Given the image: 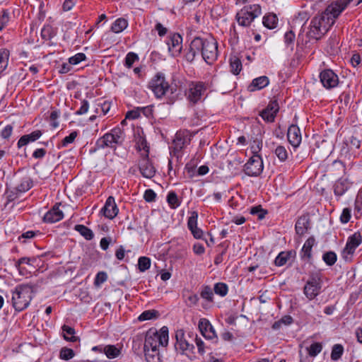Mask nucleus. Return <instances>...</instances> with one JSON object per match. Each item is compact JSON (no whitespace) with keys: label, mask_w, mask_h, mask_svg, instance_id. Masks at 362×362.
Instances as JSON below:
<instances>
[{"label":"nucleus","mask_w":362,"mask_h":362,"mask_svg":"<svg viewBox=\"0 0 362 362\" xmlns=\"http://www.w3.org/2000/svg\"><path fill=\"white\" fill-rule=\"evenodd\" d=\"M166 44L168 52L173 57H177L182 49V37L179 33L170 34L167 37Z\"/></svg>","instance_id":"nucleus-13"},{"label":"nucleus","mask_w":362,"mask_h":362,"mask_svg":"<svg viewBox=\"0 0 362 362\" xmlns=\"http://www.w3.org/2000/svg\"><path fill=\"white\" fill-rule=\"evenodd\" d=\"M33 286L28 284H21L12 292L11 302L14 309L22 311L25 309L32 300Z\"/></svg>","instance_id":"nucleus-3"},{"label":"nucleus","mask_w":362,"mask_h":362,"mask_svg":"<svg viewBox=\"0 0 362 362\" xmlns=\"http://www.w3.org/2000/svg\"><path fill=\"white\" fill-rule=\"evenodd\" d=\"M75 356V353L73 349L63 347L59 351V358L64 361H68L74 358Z\"/></svg>","instance_id":"nucleus-46"},{"label":"nucleus","mask_w":362,"mask_h":362,"mask_svg":"<svg viewBox=\"0 0 362 362\" xmlns=\"http://www.w3.org/2000/svg\"><path fill=\"white\" fill-rule=\"evenodd\" d=\"M60 203H56L53 207L48 211L43 217V221L48 223H53L61 221L64 218V214L59 209Z\"/></svg>","instance_id":"nucleus-18"},{"label":"nucleus","mask_w":362,"mask_h":362,"mask_svg":"<svg viewBox=\"0 0 362 362\" xmlns=\"http://www.w3.org/2000/svg\"><path fill=\"white\" fill-rule=\"evenodd\" d=\"M13 126L11 124L6 125L1 132V136L4 139H8L12 132H13Z\"/></svg>","instance_id":"nucleus-60"},{"label":"nucleus","mask_w":362,"mask_h":362,"mask_svg":"<svg viewBox=\"0 0 362 362\" xmlns=\"http://www.w3.org/2000/svg\"><path fill=\"white\" fill-rule=\"evenodd\" d=\"M78 136L77 131L72 132L69 136H65L62 141V146L65 147L72 144Z\"/></svg>","instance_id":"nucleus-56"},{"label":"nucleus","mask_w":362,"mask_h":362,"mask_svg":"<svg viewBox=\"0 0 362 362\" xmlns=\"http://www.w3.org/2000/svg\"><path fill=\"white\" fill-rule=\"evenodd\" d=\"M9 51L7 49L0 50V73L8 66Z\"/></svg>","instance_id":"nucleus-43"},{"label":"nucleus","mask_w":362,"mask_h":362,"mask_svg":"<svg viewBox=\"0 0 362 362\" xmlns=\"http://www.w3.org/2000/svg\"><path fill=\"white\" fill-rule=\"evenodd\" d=\"M151 267V259L147 257H140L138 259V269L141 272H144Z\"/></svg>","instance_id":"nucleus-44"},{"label":"nucleus","mask_w":362,"mask_h":362,"mask_svg":"<svg viewBox=\"0 0 362 362\" xmlns=\"http://www.w3.org/2000/svg\"><path fill=\"white\" fill-rule=\"evenodd\" d=\"M361 141L356 136L352 135L344 141V144L350 149H358L361 146Z\"/></svg>","instance_id":"nucleus-34"},{"label":"nucleus","mask_w":362,"mask_h":362,"mask_svg":"<svg viewBox=\"0 0 362 362\" xmlns=\"http://www.w3.org/2000/svg\"><path fill=\"white\" fill-rule=\"evenodd\" d=\"M176 343L175 349L181 354L188 355L193 354L194 346L185 339L183 330H178L175 334Z\"/></svg>","instance_id":"nucleus-12"},{"label":"nucleus","mask_w":362,"mask_h":362,"mask_svg":"<svg viewBox=\"0 0 362 362\" xmlns=\"http://www.w3.org/2000/svg\"><path fill=\"white\" fill-rule=\"evenodd\" d=\"M351 218V209L349 208H344L340 216V221L342 223H347Z\"/></svg>","instance_id":"nucleus-58"},{"label":"nucleus","mask_w":362,"mask_h":362,"mask_svg":"<svg viewBox=\"0 0 362 362\" xmlns=\"http://www.w3.org/2000/svg\"><path fill=\"white\" fill-rule=\"evenodd\" d=\"M199 329L202 335L206 339H213L217 337L213 326L206 318L199 320Z\"/></svg>","instance_id":"nucleus-21"},{"label":"nucleus","mask_w":362,"mask_h":362,"mask_svg":"<svg viewBox=\"0 0 362 362\" xmlns=\"http://www.w3.org/2000/svg\"><path fill=\"white\" fill-rule=\"evenodd\" d=\"M198 213L191 212L187 220V228L195 239H203V230L197 226Z\"/></svg>","instance_id":"nucleus-17"},{"label":"nucleus","mask_w":362,"mask_h":362,"mask_svg":"<svg viewBox=\"0 0 362 362\" xmlns=\"http://www.w3.org/2000/svg\"><path fill=\"white\" fill-rule=\"evenodd\" d=\"M36 262L35 257H21L19 259H18L15 263V267L18 270L20 274H23V267H21L22 264H25L30 266H33V264Z\"/></svg>","instance_id":"nucleus-33"},{"label":"nucleus","mask_w":362,"mask_h":362,"mask_svg":"<svg viewBox=\"0 0 362 362\" xmlns=\"http://www.w3.org/2000/svg\"><path fill=\"white\" fill-rule=\"evenodd\" d=\"M320 79L322 86L327 89L336 87L339 83L338 76L331 69H325L320 74Z\"/></svg>","instance_id":"nucleus-15"},{"label":"nucleus","mask_w":362,"mask_h":362,"mask_svg":"<svg viewBox=\"0 0 362 362\" xmlns=\"http://www.w3.org/2000/svg\"><path fill=\"white\" fill-rule=\"evenodd\" d=\"M315 242V238L313 237H310L307 239L302 248V252L304 253V255L307 256L308 258L311 257L312 247L314 245Z\"/></svg>","instance_id":"nucleus-41"},{"label":"nucleus","mask_w":362,"mask_h":362,"mask_svg":"<svg viewBox=\"0 0 362 362\" xmlns=\"http://www.w3.org/2000/svg\"><path fill=\"white\" fill-rule=\"evenodd\" d=\"M266 109L269 110L273 115L276 116V114L279 110V103H277L276 100L271 101L266 107Z\"/></svg>","instance_id":"nucleus-61"},{"label":"nucleus","mask_w":362,"mask_h":362,"mask_svg":"<svg viewBox=\"0 0 362 362\" xmlns=\"http://www.w3.org/2000/svg\"><path fill=\"white\" fill-rule=\"evenodd\" d=\"M263 168V161L261 156L258 154H254L245 164L244 171L248 176L256 177L261 174Z\"/></svg>","instance_id":"nucleus-10"},{"label":"nucleus","mask_w":362,"mask_h":362,"mask_svg":"<svg viewBox=\"0 0 362 362\" xmlns=\"http://www.w3.org/2000/svg\"><path fill=\"white\" fill-rule=\"evenodd\" d=\"M156 194L155 193V192L153 189H148L145 191L144 194V198L146 202H154L156 199Z\"/></svg>","instance_id":"nucleus-59"},{"label":"nucleus","mask_w":362,"mask_h":362,"mask_svg":"<svg viewBox=\"0 0 362 362\" xmlns=\"http://www.w3.org/2000/svg\"><path fill=\"white\" fill-rule=\"evenodd\" d=\"M197 54H201L208 64H212L218 56L217 41L211 36L206 38L195 37L191 42L189 50L186 54L187 60L192 62Z\"/></svg>","instance_id":"nucleus-2"},{"label":"nucleus","mask_w":362,"mask_h":362,"mask_svg":"<svg viewBox=\"0 0 362 362\" xmlns=\"http://www.w3.org/2000/svg\"><path fill=\"white\" fill-rule=\"evenodd\" d=\"M120 354L121 350L117 348L115 345L105 346V354L108 358H115L119 356Z\"/></svg>","instance_id":"nucleus-35"},{"label":"nucleus","mask_w":362,"mask_h":362,"mask_svg":"<svg viewBox=\"0 0 362 362\" xmlns=\"http://www.w3.org/2000/svg\"><path fill=\"white\" fill-rule=\"evenodd\" d=\"M250 214L252 215H257L258 219L262 220L263 218H264L266 214H267V211L263 209L262 206L259 205L251 208Z\"/></svg>","instance_id":"nucleus-50"},{"label":"nucleus","mask_w":362,"mask_h":362,"mask_svg":"<svg viewBox=\"0 0 362 362\" xmlns=\"http://www.w3.org/2000/svg\"><path fill=\"white\" fill-rule=\"evenodd\" d=\"M136 145L138 151H141L143 150L144 151V155H149V146L146 138L144 136L138 134V136L136 137Z\"/></svg>","instance_id":"nucleus-31"},{"label":"nucleus","mask_w":362,"mask_h":362,"mask_svg":"<svg viewBox=\"0 0 362 362\" xmlns=\"http://www.w3.org/2000/svg\"><path fill=\"white\" fill-rule=\"evenodd\" d=\"M260 116L262 119L267 122H273L276 116L273 115L271 111L267 109H264L260 113Z\"/></svg>","instance_id":"nucleus-57"},{"label":"nucleus","mask_w":362,"mask_h":362,"mask_svg":"<svg viewBox=\"0 0 362 362\" xmlns=\"http://www.w3.org/2000/svg\"><path fill=\"white\" fill-rule=\"evenodd\" d=\"M10 19L8 10L3 9L0 13V31L7 25Z\"/></svg>","instance_id":"nucleus-53"},{"label":"nucleus","mask_w":362,"mask_h":362,"mask_svg":"<svg viewBox=\"0 0 362 362\" xmlns=\"http://www.w3.org/2000/svg\"><path fill=\"white\" fill-rule=\"evenodd\" d=\"M354 1V0L332 1L323 12L312 19L310 30L308 32L309 37L320 40L328 32L349 4Z\"/></svg>","instance_id":"nucleus-1"},{"label":"nucleus","mask_w":362,"mask_h":362,"mask_svg":"<svg viewBox=\"0 0 362 362\" xmlns=\"http://www.w3.org/2000/svg\"><path fill=\"white\" fill-rule=\"evenodd\" d=\"M274 153L281 162L286 161L288 158V153L284 146H278L274 151Z\"/></svg>","instance_id":"nucleus-45"},{"label":"nucleus","mask_w":362,"mask_h":362,"mask_svg":"<svg viewBox=\"0 0 362 362\" xmlns=\"http://www.w3.org/2000/svg\"><path fill=\"white\" fill-rule=\"evenodd\" d=\"M214 293L221 297H224L227 295L228 291V287L226 284L219 282L216 283L214 287Z\"/></svg>","instance_id":"nucleus-42"},{"label":"nucleus","mask_w":362,"mask_h":362,"mask_svg":"<svg viewBox=\"0 0 362 362\" xmlns=\"http://www.w3.org/2000/svg\"><path fill=\"white\" fill-rule=\"evenodd\" d=\"M322 274L320 272L311 273L303 287V293L309 300L315 299L322 288Z\"/></svg>","instance_id":"nucleus-7"},{"label":"nucleus","mask_w":362,"mask_h":362,"mask_svg":"<svg viewBox=\"0 0 362 362\" xmlns=\"http://www.w3.org/2000/svg\"><path fill=\"white\" fill-rule=\"evenodd\" d=\"M193 134L187 129L178 131L175 134V138L173 140V146L175 154L176 151H180L185 146L190 144Z\"/></svg>","instance_id":"nucleus-14"},{"label":"nucleus","mask_w":362,"mask_h":362,"mask_svg":"<svg viewBox=\"0 0 362 362\" xmlns=\"http://www.w3.org/2000/svg\"><path fill=\"white\" fill-rule=\"evenodd\" d=\"M107 280V274L105 272H99L94 279V285L96 287H100L101 284Z\"/></svg>","instance_id":"nucleus-51"},{"label":"nucleus","mask_w":362,"mask_h":362,"mask_svg":"<svg viewBox=\"0 0 362 362\" xmlns=\"http://www.w3.org/2000/svg\"><path fill=\"white\" fill-rule=\"evenodd\" d=\"M55 35L54 28L49 25H45L41 30V37L45 40H51Z\"/></svg>","instance_id":"nucleus-38"},{"label":"nucleus","mask_w":362,"mask_h":362,"mask_svg":"<svg viewBox=\"0 0 362 362\" xmlns=\"http://www.w3.org/2000/svg\"><path fill=\"white\" fill-rule=\"evenodd\" d=\"M322 346L319 342L313 343L308 349V354L310 356L315 357L321 352Z\"/></svg>","instance_id":"nucleus-49"},{"label":"nucleus","mask_w":362,"mask_h":362,"mask_svg":"<svg viewBox=\"0 0 362 362\" xmlns=\"http://www.w3.org/2000/svg\"><path fill=\"white\" fill-rule=\"evenodd\" d=\"M127 26V21L123 18H119L112 23L111 30L115 33H119L126 29Z\"/></svg>","instance_id":"nucleus-30"},{"label":"nucleus","mask_w":362,"mask_h":362,"mask_svg":"<svg viewBox=\"0 0 362 362\" xmlns=\"http://www.w3.org/2000/svg\"><path fill=\"white\" fill-rule=\"evenodd\" d=\"M125 134L124 130L119 127H116L110 132L105 134L102 137L99 138L96 141L95 146L98 149L110 148L115 150L117 146L123 144Z\"/></svg>","instance_id":"nucleus-4"},{"label":"nucleus","mask_w":362,"mask_h":362,"mask_svg":"<svg viewBox=\"0 0 362 362\" xmlns=\"http://www.w3.org/2000/svg\"><path fill=\"white\" fill-rule=\"evenodd\" d=\"M230 66L231 68V71L235 75H238L242 69L241 61L236 57L230 60Z\"/></svg>","instance_id":"nucleus-48"},{"label":"nucleus","mask_w":362,"mask_h":362,"mask_svg":"<svg viewBox=\"0 0 362 362\" xmlns=\"http://www.w3.org/2000/svg\"><path fill=\"white\" fill-rule=\"evenodd\" d=\"M139 169L143 177L151 179L156 175V170L153 162L149 158V155H141L139 160Z\"/></svg>","instance_id":"nucleus-11"},{"label":"nucleus","mask_w":362,"mask_h":362,"mask_svg":"<svg viewBox=\"0 0 362 362\" xmlns=\"http://www.w3.org/2000/svg\"><path fill=\"white\" fill-rule=\"evenodd\" d=\"M42 134L41 130H35L29 134L22 136L18 141L17 146L18 148H21L30 142L37 141Z\"/></svg>","instance_id":"nucleus-24"},{"label":"nucleus","mask_w":362,"mask_h":362,"mask_svg":"<svg viewBox=\"0 0 362 362\" xmlns=\"http://www.w3.org/2000/svg\"><path fill=\"white\" fill-rule=\"evenodd\" d=\"M74 230L87 240H91L94 238L92 230L84 225L77 224L74 226Z\"/></svg>","instance_id":"nucleus-29"},{"label":"nucleus","mask_w":362,"mask_h":362,"mask_svg":"<svg viewBox=\"0 0 362 362\" xmlns=\"http://www.w3.org/2000/svg\"><path fill=\"white\" fill-rule=\"evenodd\" d=\"M168 344V328L165 326L159 330L150 329L147 331L144 346L146 348H159V346H167Z\"/></svg>","instance_id":"nucleus-6"},{"label":"nucleus","mask_w":362,"mask_h":362,"mask_svg":"<svg viewBox=\"0 0 362 362\" xmlns=\"http://www.w3.org/2000/svg\"><path fill=\"white\" fill-rule=\"evenodd\" d=\"M155 30L158 32L160 37L164 36L168 31V29L164 27L160 23H157L155 25Z\"/></svg>","instance_id":"nucleus-64"},{"label":"nucleus","mask_w":362,"mask_h":362,"mask_svg":"<svg viewBox=\"0 0 362 362\" xmlns=\"http://www.w3.org/2000/svg\"><path fill=\"white\" fill-rule=\"evenodd\" d=\"M262 14V8L257 4L244 6L235 15L238 24L242 27H250L255 19Z\"/></svg>","instance_id":"nucleus-5"},{"label":"nucleus","mask_w":362,"mask_h":362,"mask_svg":"<svg viewBox=\"0 0 362 362\" xmlns=\"http://www.w3.org/2000/svg\"><path fill=\"white\" fill-rule=\"evenodd\" d=\"M148 88L157 98H161L170 90V86L163 73H157L150 81Z\"/></svg>","instance_id":"nucleus-8"},{"label":"nucleus","mask_w":362,"mask_h":362,"mask_svg":"<svg viewBox=\"0 0 362 362\" xmlns=\"http://www.w3.org/2000/svg\"><path fill=\"white\" fill-rule=\"evenodd\" d=\"M138 60H139V57H138V55L136 53H134V52H129L126 55L124 65L127 68L130 69V68H132L133 64L136 61H138Z\"/></svg>","instance_id":"nucleus-52"},{"label":"nucleus","mask_w":362,"mask_h":362,"mask_svg":"<svg viewBox=\"0 0 362 362\" xmlns=\"http://www.w3.org/2000/svg\"><path fill=\"white\" fill-rule=\"evenodd\" d=\"M33 187V182L30 178L25 177L22 179L21 183L18 185L16 189L19 192H25Z\"/></svg>","instance_id":"nucleus-37"},{"label":"nucleus","mask_w":362,"mask_h":362,"mask_svg":"<svg viewBox=\"0 0 362 362\" xmlns=\"http://www.w3.org/2000/svg\"><path fill=\"white\" fill-rule=\"evenodd\" d=\"M167 202L172 209L177 208L181 204L178 199L177 194L173 191L168 193L167 196Z\"/></svg>","instance_id":"nucleus-40"},{"label":"nucleus","mask_w":362,"mask_h":362,"mask_svg":"<svg viewBox=\"0 0 362 362\" xmlns=\"http://www.w3.org/2000/svg\"><path fill=\"white\" fill-rule=\"evenodd\" d=\"M344 354V346L341 344H336L332 348L331 359L334 361L339 360Z\"/></svg>","instance_id":"nucleus-36"},{"label":"nucleus","mask_w":362,"mask_h":362,"mask_svg":"<svg viewBox=\"0 0 362 362\" xmlns=\"http://www.w3.org/2000/svg\"><path fill=\"white\" fill-rule=\"evenodd\" d=\"M62 334L64 339L67 341L75 342L78 340V337L75 336V329L66 325L62 327Z\"/></svg>","instance_id":"nucleus-28"},{"label":"nucleus","mask_w":362,"mask_h":362,"mask_svg":"<svg viewBox=\"0 0 362 362\" xmlns=\"http://www.w3.org/2000/svg\"><path fill=\"white\" fill-rule=\"evenodd\" d=\"M262 23L266 28L273 29L277 25L278 18L275 14L269 13L264 16Z\"/></svg>","instance_id":"nucleus-32"},{"label":"nucleus","mask_w":362,"mask_h":362,"mask_svg":"<svg viewBox=\"0 0 362 362\" xmlns=\"http://www.w3.org/2000/svg\"><path fill=\"white\" fill-rule=\"evenodd\" d=\"M361 243L362 236L361 233L359 232L354 233L348 238L346 246L343 250L344 255H352Z\"/></svg>","instance_id":"nucleus-16"},{"label":"nucleus","mask_w":362,"mask_h":362,"mask_svg":"<svg viewBox=\"0 0 362 362\" xmlns=\"http://www.w3.org/2000/svg\"><path fill=\"white\" fill-rule=\"evenodd\" d=\"M89 108V103L87 100H83L81 101V105L80 108L76 112V114L78 115H81L86 114Z\"/></svg>","instance_id":"nucleus-62"},{"label":"nucleus","mask_w":362,"mask_h":362,"mask_svg":"<svg viewBox=\"0 0 362 362\" xmlns=\"http://www.w3.org/2000/svg\"><path fill=\"white\" fill-rule=\"evenodd\" d=\"M144 354L147 362H161L158 348L144 347Z\"/></svg>","instance_id":"nucleus-27"},{"label":"nucleus","mask_w":362,"mask_h":362,"mask_svg":"<svg viewBox=\"0 0 362 362\" xmlns=\"http://www.w3.org/2000/svg\"><path fill=\"white\" fill-rule=\"evenodd\" d=\"M287 139L289 144L294 148L300 146L302 136L299 127L296 124H291L287 132Z\"/></svg>","instance_id":"nucleus-19"},{"label":"nucleus","mask_w":362,"mask_h":362,"mask_svg":"<svg viewBox=\"0 0 362 362\" xmlns=\"http://www.w3.org/2000/svg\"><path fill=\"white\" fill-rule=\"evenodd\" d=\"M138 110H139L140 114L142 113L144 116L147 117H149L153 115L152 106L141 107H138Z\"/></svg>","instance_id":"nucleus-63"},{"label":"nucleus","mask_w":362,"mask_h":362,"mask_svg":"<svg viewBox=\"0 0 362 362\" xmlns=\"http://www.w3.org/2000/svg\"><path fill=\"white\" fill-rule=\"evenodd\" d=\"M86 56L84 53H77L74 56L69 57V62L71 65H76L86 60Z\"/></svg>","instance_id":"nucleus-55"},{"label":"nucleus","mask_w":362,"mask_h":362,"mask_svg":"<svg viewBox=\"0 0 362 362\" xmlns=\"http://www.w3.org/2000/svg\"><path fill=\"white\" fill-rule=\"evenodd\" d=\"M158 312L156 310H148L144 311L138 317L139 321L149 320L157 318Z\"/></svg>","instance_id":"nucleus-39"},{"label":"nucleus","mask_w":362,"mask_h":362,"mask_svg":"<svg viewBox=\"0 0 362 362\" xmlns=\"http://www.w3.org/2000/svg\"><path fill=\"white\" fill-rule=\"evenodd\" d=\"M296 255L293 250L281 252L274 259V264L277 267H282Z\"/></svg>","instance_id":"nucleus-26"},{"label":"nucleus","mask_w":362,"mask_h":362,"mask_svg":"<svg viewBox=\"0 0 362 362\" xmlns=\"http://www.w3.org/2000/svg\"><path fill=\"white\" fill-rule=\"evenodd\" d=\"M322 259L328 266H332L337 262V255L332 251L327 252L323 255Z\"/></svg>","instance_id":"nucleus-47"},{"label":"nucleus","mask_w":362,"mask_h":362,"mask_svg":"<svg viewBox=\"0 0 362 362\" xmlns=\"http://www.w3.org/2000/svg\"><path fill=\"white\" fill-rule=\"evenodd\" d=\"M101 211L103 215L109 219H113L117 215L119 209L112 196H110L107 199Z\"/></svg>","instance_id":"nucleus-20"},{"label":"nucleus","mask_w":362,"mask_h":362,"mask_svg":"<svg viewBox=\"0 0 362 362\" xmlns=\"http://www.w3.org/2000/svg\"><path fill=\"white\" fill-rule=\"evenodd\" d=\"M200 295L202 298L206 299L209 302L213 301L214 293L212 289L209 286H204L201 291Z\"/></svg>","instance_id":"nucleus-54"},{"label":"nucleus","mask_w":362,"mask_h":362,"mask_svg":"<svg viewBox=\"0 0 362 362\" xmlns=\"http://www.w3.org/2000/svg\"><path fill=\"white\" fill-rule=\"evenodd\" d=\"M310 221L308 216L303 215L300 216L295 225L296 233L299 235H305L310 228Z\"/></svg>","instance_id":"nucleus-22"},{"label":"nucleus","mask_w":362,"mask_h":362,"mask_svg":"<svg viewBox=\"0 0 362 362\" xmlns=\"http://www.w3.org/2000/svg\"><path fill=\"white\" fill-rule=\"evenodd\" d=\"M351 185L346 179L340 178L334 185V193L336 196L341 197L350 188Z\"/></svg>","instance_id":"nucleus-25"},{"label":"nucleus","mask_w":362,"mask_h":362,"mask_svg":"<svg viewBox=\"0 0 362 362\" xmlns=\"http://www.w3.org/2000/svg\"><path fill=\"white\" fill-rule=\"evenodd\" d=\"M269 83V79L266 76H262L257 78H254L251 83L248 86L247 90L250 92H254L256 90H259L266 86H267Z\"/></svg>","instance_id":"nucleus-23"},{"label":"nucleus","mask_w":362,"mask_h":362,"mask_svg":"<svg viewBox=\"0 0 362 362\" xmlns=\"http://www.w3.org/2000/svg\"><path fill=\"white\" fill-rule=\"evenodd\" d=\"M206 90V86L204 82L192 81L189 83L186 95L190 102L197 103L202 99Z\"/></svg>","instance_id":"nucleus-9"}]
</instances>
